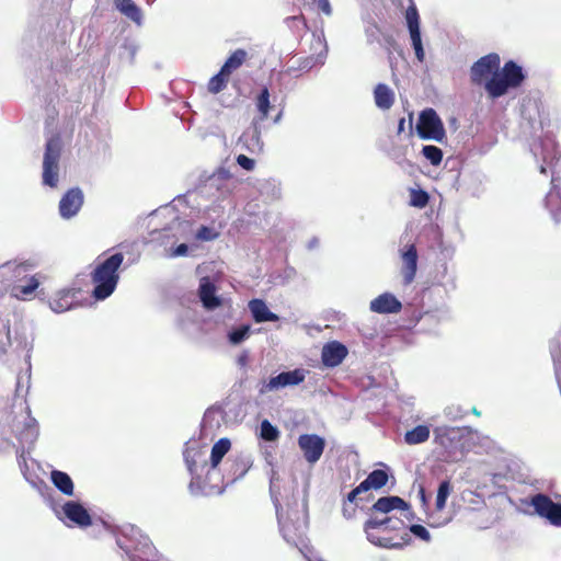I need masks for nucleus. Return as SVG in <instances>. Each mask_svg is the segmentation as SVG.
<instances>
[{
	"instance_id": "obj_20",
	"label": "nucleus",
	"mask_w": 561,
	"mask_h": 561,
	"mask_svg": "<svg viewBox=\"0 0 561 561\" xmlns=\"http://www.w3.org/2000/svg\"><path fill=\"white\" fill-rule=\"evenodd\" d=\"M249 309L252 313L253 320L256 323L275 322L278 321V316L270 311L266 302L262 299L255 298L249 301Z\"/></svg>"
},
{
	"instance_id": "obj_36",
	"label": "nucleus",
	"mask_w": 561,
	"mask_h": 561,
	"mask_svg": "<svg viewBox=\"0 0 561 561\" xmlns=\"http://www.w3.org/2000/svg\"><path fill=\"white\" fill-rule=\"evenodd\" d=\"M430 202V195L424 190H411L410 205L417 208H424Z\"/></svg>"
},
{
	"instance_id": "obj_2",
	"label": "nucleus",
	"mask_w": 561,
	"mask_h": 561,
	"mask_svg": "<svg viewBox=\"0 0 561 561\" xmlns=\"http://www.w3.org/2000/svg\"><path fill=\"white\" fill-rule=\"evenodd\" d=\"M124 262L123 253H114L104 261L100 262L91 273V279L95 285L93 296L103 300L115 290L119 274L118 270Z\"/></svg>"
},
{
	"instance_id": "obj_29",
	"label": "nucleus",
	"mask_w": 561,
	"mask_h": 561,
	"mask_svg": "<svg viewBox=\"0 0 561 561\" xmlns=\"http://www.w3.org/2000/svg\"><path fill=\"white\" fill-rule=\"evenodd\" d=\"M430 438V427L427 425H417L404 434V440L408 445H417L425 443Z\"/></svg>"
},
{
	"instance_id": "obj_52",
	"label": "nucleus",
	"mask_w": 561,
	"mask_h": 561,
	"mask_svg": "<svg viewBox=\"0 0 561 561\" xmlns=\"http://www.w3.org/2000/svg\"><path fill=\"white\" fill-rule=\"evenodd\" d=\"M277 517H278V522L280 523L282 522V515H280L278 510H277Z\"/></svg>"
},
{
	"instance_id": "obj_53",
	"label": "nucleus",
	"mask_w": 561,
	"mask_h": 561,
	"mask_svg": "<svg viewBox=\"0 0 561 561\" xmlns=\"http://www.w3.org/2000/svg\"><path fill=\"white\" fill-rule=\"evenodd\" d=\"M245 358H247L245 356H244V357H240V359H239V360H240V363H244V362H245Z\"/></svg>"
},
{
	"instance_id": "obj_38",
	"label": "nucleus",
	"mask_w": 561,
	"mask_h": 561,
	"mask_svg": "<svg viewBox=\"0 0 561 561\" xmlns=\"http://www.w3.org/2000/svg\"><path fill=\"white\" fill-rule=\"evenodd\" d=\"M278 436H279L278 430L274 425H272L270 421L264 420L261 423V437L264 440L274 442L278 438Z\"/></svg>"
},
{
	"instance_id": "obj_22",
	"label": "nucleus",
	"mask_w": 561,
	"mask_h": 561,
	"mask_svg": "<svg viewBox=\"0 0 561 561\" xmlns=\"http://www.w3.org/2000/svg\"><path fill=\"white\" fill-rule=\"evenodd\" d=\"M374 98L377 107L381 110H389L394 103V93L385 83H378L375 87Z\"/></svg>"
},
{
	"instance_id": "obj_49",
	"label": "nucleus",
	"mask_w": 561,
	"mask_h": 561,
	"mask_svg": "<svg viewBox=\"0 0 561 561\" xmlns=\"http://www.w3.org/2000/svg\"><path fill=\"white\" fill-rule=\"evenodd\" d=\"M405 119L401 118L398 124V131L401 133L404 129Z\"/></svg>"
},
{
	"instance_id": "obj_6",
	"label": "nucleus",
	"mask_w": 561,
	"mask_h": 561,
	"mask_svg": "<svg viewBox=\"0 0 561 561\" xmlns=\"http://www.w3.org/2000/svg\"><path fill=\"white\" fill-rule=\"evenodd\" d=\"M416 131L420 138L425 140L443 142L446 139L444 124L433 108H425L420 113Z\"/></svg>"
},
{
	"instance_id": "obj_7",
	"label": "nucleus",
	"mask_w": 561,
	"mask_h": 561,
	"mask_svg": "<svg viewBox=\"0 0 561 561\" xmlns=\"http://www.w3.org/2000/svg\"><path fill=\"white\" fill-rule=\"evenodd\" d=\"M61 142L58 135L53 136L46 142L43 161V182L55 187L58 182V161L60 158Z\"/></svg>"
},
{
	"instance_id": "obj_33",
	"label": "nucleus",
	"mask_w": 561,
	"mask_h": 561,
	"mask_svg": "<svg viewBox=\"0 0 561 561\" xmlns=\"http://www.w3.org/2000/svg\"><path fill=\"white\" fill-rule=\"evenodd\" d=\"M38 436V425L34 417H28L27 422L25 423V428L21 431L19 434V439L22 442H31L33 443L36 440Z\"/></svg>"
},
{
	"instance_id": "obj_1",
	"label": "nucleus",
	"mask_w": 561,
	"mask_h": 561,
	"mask_svg": "<svg viewBox=\"0 0 561 561\" xmlns=\"http://www.w3.org/2000/svg\"><path fill=\"white\" fill-rule=\"evenodd\" d=\"M404 522L400 518L386 516L382 518L370 517L364 524V531L367 539L379 547L398 549L410 543L411 537L408 533L402 535L388 536L390 531L404 530Z\"/></svg>"
},
{
	"instance_id": "obj_11",
	"label": "nucleus",
	"mask_w": 561,
	"mask_h": 561,
	"mask_svg": "<svg viewBox=\"0 0 561 561\" xmlns=\"http://www.w3.org/2000/svg\"><path fill=\"white\" fill-rule=\"evenodd\" d=\"M298 446L309 463L317 462L324 450L325 440L317 434H302L298 437Z\"/></svg>"
},
{
	"instance_id": "obj_31",
	"label": "nucleus",
	"mask_w": 561,
	"mask_h": 561,
	"mask_svg": "<svg viewBox=\"0 0 561 561\" xmlns=\"http://www.w3.org/2000/svg\"><path fill=\"white\" fill-rule=\"evenodd\" d=\"M231 443L228 438H220L214 444L210 454V462L213 468H216L220 463L224 456L229 451Z\"/></svg>"
},
{
	"instance_id": "obj_43",
	"label": "nucleus",
	"mask_w": 561,
	"mask_h": 561,
	"mask_svg": "<svg viewBox=\"0 0 561 561\" xmlns=\"http://www.w3.org/2000/svg\"><path fill=\"white\" fill-rule=\"evenodd\" d=\"M356 510H357V505L352 504L347 501L343 504V508H342L343 515L346 518H352L355 515Z\"/></svg>"
},
{
	"instance_id": "obj_24",
	"label": "nucleus",
	"mask_w": 561,
	"mask_h": 561,
	"mask_svg": "<svg viewBox=\"0 0 561 561\" xmlns=\"http://www.w3.org/2000/svg\"><path fill=\"white\" fill-rule=\"evenodd\" d=\"M248 59V51L243 48H238L228 56L221 68L229 75H232L239 68H241Z\"/></svg>"
},
{
	"instance_id": "obj_12",
	"label": "nucleus",
	"mask_w": 561,
	"mask_h": 561,
	"mask_svg": "<svg viewBox=\"0 0 561 561\" xmlns=\"http://www.w3.org/2000/svg\"><path fill=\"white\" fill-rule=\"evenodd\" d=\"M67 519L80 528L92 525V517L88 510L79 502L68 501L62 505Z\"/></svg>"
},
{
	"instance_id": "obj_45",
	"label": "nucleus",
	"mask_w": 561,
	"mask_h": 561,
	"mask_svg": "<svg viewBox=\"0 0 561 561\" xmlns=\"http://www.w3.org/2000/svg\"><path fill=\"white\" fill-rule=\"evenodd\" d=\"M184 457H185V462H186L188 471L192 474L195 473L196 472V461H195V459L191 457L190 453H186L184 455Z\"/></svg>"
},
{
	"instance_id": "obj_9",
	"label": "nucleus",
	"mask_w": 561,
	"mask_h": 561,
	"mask_svg": "<svg viewBox=\"0 0 561 561\" xmlns=\"http://www.w3.org/2000/svg\"><path fill=\"white\" fill-rule=\"evenodd\" d=\"M306 378V373L301 368H296L290 371H284L275 377H271L267 381H263L260 388V393L275 391L288 386H297Z\"/></svg>"
},
{
	"instance_id": "obj_13",
	"label": "nucleus",
	"mask_w": 561,
	"mask_h": 561,
	"mask_svg": "<svg viewBox=\"0 0 561 561\" xmlns=\"http://www.w3.org/2000/svg\"><path fill=\"white\" fill-rule=\"evenodd\" d=\"M417 259L419 255L415 244H409L401 251V274L404 285H409L414 280L417 271Z\"/></svg>"
},
{
	"instance_id": "obj_16",
	"label": "nucleus",
	"mask_w": 561,
	"mask_h": 561,
	"mask_svg": "<svg viewBox=\"0 0 561 561\" xmlns=\"http://www.w3.org/2000/svg\"><path fill=\"white\" fill-rule=\"evenodd\" d=\"M318 58L317 57H299V58H291L285 69L282 71L283 75L293 77V78H299L304 73H307L312 68L318 66Z\"/></svg>"
},
{
	"instance_id": "obj_30",
	"label": "nucleus",
	"mask_w": 561,
	"mask_h": 561,
	"mask_svg": "<svg viewBox=\"0 0 561 561\" xmlns=\"http://www.w3.org/2000/svg\"><path fill=\"white\" fill-rule=\"evenodd\" d=\"M115 7L124 15L134 22L139 23L141 20V12L133 0H114Z\"/></svg>"
},
{
	"instance_id": "obj_27",
	"label": "nucleus",
	"mask_w": 561,
	"mask_h": 561,
	"mask_svg": "<svg viewBox=\"0 0 561 561\" xmlns=\"http://www.w3.org/2000/svg\"><path fill=\"white\" fill-rule=\"evenodd\" d=\"M328 55V45L324 37L312 33L309 57H317L318 64L322 66Z\"/></svg>"
},
{
	"instance_id": "obj_25",
	"label": "nucleus",
	"mask_w": 561,
	"mask_h": 561,
	"mask_svg": "<svg viewBox=\"0 0 561 561\" xmlns=\"http://www.w3.org/2000/svg\"><path fill=\"white\" fill-rule=\"evenodd\" d=\"M53 484L65 495L73 494L75 485L70 476L60 470H53L50 473Z\"/></svg>"
},
{
	"instance_id": "obj_32",
	"label": "nucleus",
	"mask_w": 561,
	"mask_h": 561,
	"mask_svg": "<svg viewBox=\"0 0 561 561\" xmlns=\"http://www.w3.org/2000/svg\"><path fill=\"white\" fill-rule=\"evenodd\" d=\"M551 188L546 195L545 203L546 207L554 214L561 209V188L556 184V180H551Z\"/></svg>"
},
{
	"instance_id": "obj_42",
	"label": "nucleus",
	"mask_w": 561,
	"mask_h": 561,
	"mask_svg": "<svg viewBox=\"0 0 561 561\" xmlns=\"http://www.w3.org/2000/svg\"><path fill=\"white\" fill-rule=\"evenodd\" d=\"M237 162L241 168H243L247 171H251L255 164L253 159H251L244 154H239L237 157Z\"/></svg>"
},
{
	"instance_id": "obj_51",
	"label": "nucleus",
	"mask_w": 561,
	"mask_h": 561,
	"mask_svg": "<svg viewBox=\"0 0 561 561\" xmlns=\"http://www.w3.org/2000/svg\"><path fill=\"white\" fill-rule=\"evenodd\" d=\"M540 172H541L542 174H546V173H547V169H546V167L541 165V167H540Z\"/></svg>"
},
{
	"instance_id": "obj_40",
	"label": "nucleus",
	"mask_w": 561,
	"mask_h": 561,
	"mask_svg": "<svg viewBox=\"0 0 561 561\" xmlns=\"http://www.w3.org/2000/svg\"><path fill=\"white\" fill-rule=\"evenodd\" d=\"M38 280L33 276L30 278L28 284L25 286H18L15 289L23 296L31 295L38 287Z\"/></svg>"
},
{
	"instance_id": "obj_5",
	"label": "nucleus",
	"mask_w": 561,
	"mask_h": 561,
	"mask_svg": "<svg viewBox=\"0 0 561 561\" xmlns=\"http://www.w3.org/2000/svg\"><path fill=\"white\" fill-rule=\"evenodd\" d=\"M501 69V58L496 53H490L480 57L470 68V81L472 85L484 88L490 99L489 82L497 79Z\"/></svg>"
},
{
	"instance_id": "obj_35",
	"label": "nucleus",
	"mask_w": 561,
	"mask_h": 561,
	"mask_svg": "<svg viewBox=\"0 0 561 561\" xmlns=\"http://www.w3.org/2000/svg\"><path fill=\"white\" fill-rule=\"evenodd\" d=\"M422 153L435 167L439 165L443 160L442 149L433 145L424 146L422 148Z\"/></svg>"
},
{
	"instance_id": "obj_4",
	"label": "nucleus",
	"mask_w": 561,
	"mask_h": 561,
	"mask_svg": "<svg viewBox=\"0 0 561 561\" xmlns=\"http://www.w3.org/2000/svg\"><path fill=\"white\" fill-rule=\"evenodd\" d=\"M523 68L513 60H508L500 69L497 79L489 82L490 99L496 100L505 95L510 89L520 87L525 80Z\"/></svg>"
},
{
	"instance_id": "obj_10",
	"label": "nucleus",
	"mask_w": 561,
	"mask_h": 561,
	"mask_svg": "<svg viewBox=\"0 0 561 561\" xmlns=\"http://www.w3.org/2000/svg\"><path fill=\"white\" fill-rule=\"evenodd\" d=\"M405 20L410 32L412 46L419 61H424L425 53L422 45L421 31H420V15L416 7L412 3L405 11Z\"/></svg>"
},
{
	"instance_id": "obj_23",
	"label": "nucleus",
	"mask_w": 561,
	"mask_h": 561,
	"mask_svg": "<svg viewBox=\"0 0 561 561\" xmlns=\"http://www.w3.org/2000/svg\"><path fill=\"white\" fill-rule=\"evenodd\" d=\"M254 104L259 114V121H265L270 115V111L273 108L268 87L264 85L260 90L254 98Z\"/></svg>"
},
{
	"instance_id": "obj_41",
	"label": "nucleus",
	"mask_w": 561,
	"mask_h": 561,
	"mask_svg": "<svg viewBox=\"0 0 561 561\" xmlns=\"http://www.w3.org/2000/svg\"><path fill=\"white\" fill-rule=\"evenodd\" d=\"M410 531H411L414 536H416V537H419L420 539H422L423 541L428 542V541L431 540V534H430V531H428L424 526H422V525H419V524H416V525H412V526L410 527Z\"/></svg>"
},
{
	"instance_id": "obj_47",
	"label": "nucleus",
	"mask_w": 561,
	"mask_h": 561,
	"mask_svg": "<svg viewBox=\"0 0 561 561\" xmlns=\"http://www.w3.org/2000/svg\"><path fill=\"white\" fill-rule=\"evenodd\" d=\"M188 251V247L187 244L185 243H181L180 245H178L173 252V255L174 256H182V255H185Z\"/></svg>"
},
{
	"instance_id": "obj_26",
	"label": "nucleus",
	"mask_w": 561,
	"mask_h": 561,
	"mask_svg": "<svg viewBox=\"0 0 561 561\" xmlns=\"http://www.w3.org/2000/svg\"><path fill=\"white\" fill-rule=\"evenodd\" d=\"M389 480V474L382 469L373 470L367 478L362 481V489L369 491L371 489L379 490L383 488Z\"/></svg>"
},
{
	"instance_id": "obj_19",
	"label": "nucleus",
	"mask_w": 561,
	"mask_h": 561,
	"mask_svg": "<svg viewBox=\"0 0 561 561\" xmlns=\"http://www.w3.org/2000/svg\"><path fill=\"white\" fill-rule=\"evenodd\" d=\"M401 308V302L389 293L381 294L370 301V310L376 313H397Z\"/></svg>"
},
{
	"instance_id": "obj_44",
	"label": "nucleus",
	"mask_w": 561,
	"mask_h": 561,
	"mask_svg": "<svg viewBox=\"0 0 561 561\" xmlns=\"http://www.w3.org/2000/svg\"><path fill=\"white\" fill-rule=\"evenodd\" d=\"M363 492H367L365 489H362V482L355 488L353 489L348 494H347V499L346 501L352 503V504H355V500L357 497L358 494L363 493Z\"/></svg>"
},
{
	"instance_id": "obj_50",
	"label": "nucleus",
	"mask_w": 561,
	"mask_h": 561,
	"mask_svg": "<svg viewBox=\"0 0 561 561\" xmlns=\"http://www.w3.org/2000/svg\"><path fill=\"white\" fill-rule=\"evenodd\" d=\"M420 493H421L422 500L424 501L425 500V491H424L423 486L420 488Z\"/></svg>"
},
{
	"instance_id": "obj_15",
	"label": "nucleus",
	"mask_w": 561,
	"mask_h": 561,
	"mask_svg": "<svg viewBox=\"0 0 561 561\" xmlns=\"http://www.w3.org/2000/svg\"><path fill=\"white\" fill-rule=\"evenodd\" d=\"M346 355V346L337 341H333L323 346L321 358L324 366L335 367L343 362Z\"/></svg>"
},
{
	"instance_id": "obj_3",
	"label": "nucleus",
	"mask_w": 561,
	"mask_h": 561,
	"mask_svg": "<svg viewBox=\"0 0 561 561\" xmlns=\"http://www.w3.org/2000/svg\"><path fill=\"white\" fill-rule=\"evenodd\" d=\"M435 443L440 447V458L446 462L462 460L468 450V437L461 427L438 426L434 430Z\"/></svg>"
},
{
	"instance_id": "obj_8",
	"label": "nucleus",
	"mask_w": 561,
	"mask_h": 561,
	"mask_svg": "<svg viewBox=\"0 0 561 561\" xmlns=\"http://www.w3.org/2000/svg\"><path fill=\"white\" fill-rule=\"evenodd\" d=\"M529 504L538 516L553 526L561 527V503L553 502L547 494L537 493L531 496Z\"/></svg>"
},
{
	"instance_id": "obj_46",
	"label": "nucleus",
	"mask_w": 561,
	"mask_h": 561,
	"mask_svg": "<svg viewBox=\"0 0 561 561\" xmlns=\"http://www.w3.org/2000/svg\"><path fill=\"white\" fill-rule=\"evenodd\" d=\"M318 7L327 15H330L332 12V8L329 0H318Z\"/></svg>"
},
{
	"instance_id": "obj_39",
	"label": "nucleus",
	"mask_w": 561,
	"mask_h": 561,
	"mask_svg": "<svg viewBox=\"0 0 561 561\" xmlns=\"http://www.w3.org/2000/svg\"><path fill=\"white\" fill-rule=\"evenodd\" d=\"M286 23L290 27L297 28L298 32H306L308 30L306 19L302 14H300L298 16H288L286 19Z\"/></svg>"
},
{
	"instance_id": "obj_48",
	"label": "nucleus",
	"mask_w": 561,
	"mask_h": 561,
	"mask_svg": "<svg viewBox=\"0 0 561 561\" xmlns=\"http://www.w3.org/2000/svg\"><path fill=\"white\" fill-rule=\"evenodd\" d=\"M208 232H209V229L207 227H202L198 231V237H201L203 239H209V237L207 236Z\"/></svg>"
},
{
	"instance_id": "obj_34",
	"label": "nucleus",
	"mask_w": 561,
	"mask_h": 561,
	"mask_svg": "<svg viewBox=\"0 0 561 561\" xmlns=\"http://www.w3.org/2000/svg\"><path fill=\"white\" fill-rule=\"evenodd\" d=\"M451 490H453V488H451L449 480H444L440 482L438 490H437L436 502H435V506H436L437 511H443L445 508L446 501H447L448 496L450 495Z\"/></svg>"
},
{
	"instance_id": "obj_18",
	"label": "nucleus",
	"mask_w": 561,
	"mask_h": 561,
	"mask_svg": "<svg viewBox=\"0 0 561 561\" xmlns=\"http://www.w3.org/2000/svg\"><path fill=\"white\" fill-rule=\"evenodd\" d=\"M198 296L206 309L214 310L221 306V299L216 295V286L207 276L199 282Z\"/></svg>"
},
{
	"instance_id": "obj_28",
	"label": "nucleus",
	"mask_w": 561,
	"mask_h": 561,
	"mask_svg": "<svg viewBox=\"0 0 561 561\" xmlns=\"http://www.w3.org/2000/svg\"><path fill=\"white\" fill-rule=\"evenodd\" d=\"M230 76L231 75H229L222 68H220L218 73H216L215 76H213L209 79V81L207 83L208 92L211 93V94H218L221 91H224L227 88V85H228V82L230 80Z\"/></svg>"
},
{
	"instance_id": "obj_17",
	"label": "nucleus",
	"mask_w": 561,
	"mask_h": 561,
	"mask_svg": "<svg viewBox=\"0 0 561 561\" xmlns=\"http://www.w3.org/2000/svg\"><path fill=\"white\" fill-rule=\"evenodd\" d=\"M78 294L79 289H61L57 291L55 296L49 300V307L55 312H65L77 304Z\"/></svg>"
},
{
	"instance_id": "obj_14",
	"label": "nucleus",
	"mask_w": 561,
	"mask_h": 561,
	"mask_svg": "<svg viewBox=\"0 0 561 561\" xmlns=\"http://www.w3.org/2000/svg\"><path fill=\"white\" fill-rule=\"evenodd\" d=\"M83 204V194L79 188L69 190L59 202V213L62 218L73 217Z\"/></svg>"
},
{
	"instance_id": "obj_21",
	"label": "nucleus",
	"mask_w": 561,
	"mask_h": 561,
	"mask_svg": "<svg viewBox=\"0 0 561 561\" xmlns=\"http://www.w3.org/2000/svg\"><path fill=\"white\" fill-rule=\"evenodd\" d=\"M409 507V504L403 499L391 495L378 499L373 505L371 511L388 514L393 510L405 511Z\"/></svg>"
},
{
	"instance_id": "obj_37",
	"label": "nucleus",
	"mask_w": 561,
	"mask_h": 561,
	"mask_svg": "<svg viewBox=\"0 0 561 561\" xmlns=\"http://www.w3.org/2000/svg\"><path fill=\"white\" fill-rule=\"evenodd\" d=\"M250 329L251 328L249 324H243V325L232 330L228 334L229 342L233 345L240 344L241 342H243L245 339L249 337Z\"/></svg>"
}]
</instances>
